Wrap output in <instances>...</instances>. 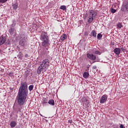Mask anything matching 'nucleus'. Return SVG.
<instances>
[{
    "label": "nucleus",
    "mask_w": 128,
    "mask_h": 128,
    "mask_svg": "<svg viewBox=\"0 0 128 128\" xmlns=\"http://www.w3.org/2000/svg\"><path fill=\"white\" fill-rule=\"evenodd\" d=\"M28 84L24 82L21 84V86L18 90V95H17L16 99L18 104L21 106L24 105L26 100L28 96Z\"/></svg>",
    "instance_id": "obj_1"
},
{
    "label": "nucleus",
    "mask_w": 128,
    "mask_h": 128,
    "mask_svg": "<svg viewBox=\"0 0 128 128\" xmlns=\"http://www.w3.org/2000/svg\"><path fill=\"white\" fill-rule=\"evenodd\" d=\"M40 66L38 68L37 74H40L42 73H44L46 72V68H48L50 66L48 60H44L40 62Z\"/></svg>",
    "instance_id": "obj_2"
},
{
    "label": "nucleus",
    "mask_w": 128,
    "mask_h": 128,
    "mask_svg": "<svg viewBox=\"0 0 128 128\" xmlns=\"http://www.w3.org/2000/svg\"><path fill=\"white\" fill-rule=\"evenodd\" d=\"M41 40L42 41V45L44 48L48 47L50 45L49 43L48 36L45 32H42L41 33Z\"/></svg>",
    "instance_id": "obj_3"
},
{
    "label": "nucleus",
    "mask_w": 128,
    "mask_h": 128,
    "mask_svg": "<svg viewBox=\"0 0 128 128\" xmlns=\"http://www.w3.org/2000/svg\"><path fill=\"white\" fill-rule=\"evenodd\" d=\"M97 16V12L94 10H89V14L88 16V22L92 24L95 17Z\"/></svg>",
    "instance_id": "obj_4"
},
{
    "label": "nucleus",
    "mask_w": 128,
    "mask_h": 128,
    "mask_svg": "<svg viewBox=\"0 0 128 128\" xmlns=\"http://www.w3.org/2000/svg\"><path fill=\"white\" fill-rule=\"evenodd\" d=\"M26 43L25 35L24 34H20L19 36V44L24 47Z\"/></svg>",
    "instance_id": "obj_5"
},
{
    "label": "nucleus",
    "mask_w": 128,
    "mask_h": 128,
    "mask_svg": "<svg viewBox=\"0 0 128 128\" xmlns=\"http://www.w3.org/2000/svg\"><path fill=\"white\" fill-rule=\"evenodd\" d=\"M120 10L122 12H128V2H123Z\"/></svg>",
    "instance_id": "obj_6"
},
{
    "label": "nucleus",
    "mask_w": 128,
    "mask_h": 128,
    "mask_svg": "<svg viewBox=\"0 0 128 128\" xmlns=\"http://www.w3.org/2000/svg\"><path fill=\"white\" fill-rule=\"evenodd\" d=\"M90 106V104L89 100L87 99H86L83 104V108L88 110Z\"/></svg>",
    "instance_id": "obj_7"
},
{
    "label": "nucleus",
    "mask_w": 128,
    "mask_h": 128,
    "mask_svg": "<svg viewBox=\"0 0 128 128\" xmlns=\"http://www.w3.org/2000/svg\"><path fill=\"white\" fill-rule=\"evenodd\" d=\"M107 95L106 94H104L102 95V96L101 97L100 99V104H104L106 102L107 100Z\"/></svg>",
    "instance_id": "obj_8"
},
{
    "label": "nucleus",
    "mask_w": 128,
    "mask_h": 128,
    "mask_svg": "<svg viewBox=\"0 0 128 128\" xmlns=\"http://www.w3.org/2000/svg\"><path fill=\"white\" fill-rule=\"evenodd\" d=\"M87 58L91 60H95L96 58V56L92 54H87Z\"/></svg>",
    "instance_id": "obj_9"
},
{
    "label": "nucleus",
    "mask_w": 128,
    "mask_h": 128,
    "mask_svg": "<svg viewBox=\"0 0 128 128\" xmlns=\"http://www.w3.org/2000/svg\"><path fill=\"white\" fill-rule=\"evenodd\" d=\"M6 40V36H2L0 37V46L3 45L4 44H5Z\"/></svg>",
    "instance_id": "obj_10"
},
{
    "label": "nucleus",
    "mask_w": 128,
    "mask_h": 128,
    "mask_svg": "<svg viewBox=\"0 0 128 128\" xmlns=\"http://www.w3.org/2000/svg\"><path fill=\"white\" fill-rule=\"evenodd\" d=\"M114 52L116 56H119L120 53H121V50L120 48H115L114 49Z\"/></svg>",
    "instance_id": "obj_11"
},
{
    "label": "nucleus",
    "mask_w": 128,
    "mask_h": 128,
    "mask_svg": "<svg viewBox=\"0 0 128 128\" xmlns=\"http://www.w3.org/2000/svg\"><path fill=\"white\" fill-rule=\"evenodd\" d=\"M23 56V54L21 52H19L18 55L17 56V57L18 58V62H20L22 60V58Z\"/></svg>",
    "instance_id": "obj_12"
},
{
    "label": "nucleus",
    "mask_w": 128,
    "mask_h": 128,
    "mask_svg": "<svg viewBox=\"0 0 128 128\" xmlns=\"http://www.w3.org/2000/svg\"><path fill=\"white\" fill-rule=\"evenodd\" d=\"M67 38V35L66 34H63L62 36L60 37V40L64 41Z\"/></svg>",
    "instance_id": "obj_13"
},
{
    "label": "nucleus",
    "mask_w": 128,
    "mask_h": 128,
    "mask_svg": "<svg viewBox=\"0 0 128 128\" xmlns=\"http://www.w3.org/2000/svg\"><path fill=\"white\" fill-rule=\"evenodd\" d=\"M16 124H17L16 122L15 121H12L10 123V126L12 128H14L16 127Z\"/></svg>",
    "instance_id": "obj_14"
},
{
    "label": "nucleus",
    "mask_w": 128,
    "mask_h": 128,
    "mask_svg": "<svg viewBox=\"0 0 128 128\" xmlns=\"http://www.w3.org/2000/svg\"><path fill=\"white\" fill-rule=\"evenodd\" d=\"M90 34L94 37V38H96L97 36V33L94 30H92V33H90Z\"/></svg>",
    "instance_id": "obj_15"
},
{
    "label": "nucleus",
    "mask_w": 128,
    "mask_h": 128,
    "mask_svg": "<svg viewBox=\"0 0 128 128\" xmlns=\"http://www.w3.org/2000/svg\"><path fill=\"white\" fill-rule=\"evenodd\" d=\"M83 77L84 78H88L89 77V73L88 72H84Z\"/></svg>",
    "instance_id": "obj_16"
},
{
    "label": "nucleus",
    "mask_w": 128,
    "mask_h": 128,
    "mask_svg": "<svg viewBox=\"0 0 128 128\" xmlns=\"http://www.w3.org/2000/svg\"><path fill=\"white\" fill-rule=\"evenodd\" d=\"M48 104H49L50 106H54V101L53 99H50L48 102Z\"/></svg>",
    "instance_id": "obj_17"
},
{
    "label": "nucleus",
    "mask_w": 128,
    "mask_h": 128,
    "mask_svg": "<svg viewBox=\"0 0 128 128\" xmlns=\"http://www.w3.org/2000/svg\"><path fill=\"white\" fill-rule=\"evenodd\" d=\"M102 38V34H100V33L98 34V40H100Z\"/></svg>",
    "instance_id": "obj_18"
},
{
    "label": "nucleus",
    "mask_w": 128,
    "mask_h": 128,
    "mask_svg": "<svg viewBox=\"0 0 128 128\" xmlns=\"http://www.w3.org/2000/svg\"><path fill=\"white\" fill-rule=\"evenodd\" d=\"M34 85H30V86L29 87H28L29 91H30V92H31L32 90L33 89H34Z\"/></svg>",
    "instance_id": "obj_19"
},
{
    "label": "nucleus",
    "mask_w": 128,
    "mask_h": 128,
    "mask_svg": "<svg viewBox=\"0 0 128 128\" xmlns=\"http://www.w3.org/2000/svg\"><path fill=\"white\" fill-rule=\"evenodd\" d=\"M60 9L64 10H66V6L62 5V6H60Z\"/></svg>",
    "instance_id": "obj_20"
},
{
    "label": "nucleus",
    "mask_w": 128,
    "mask_h": 128,
    "mask_svg": "<svg viewBox=\"0 0 128 128\" xmlns=\"http://www.w3.org/2000/svg\"><path fill=\"white\" fill-rule=\"evenodd\" d=\"M117 28H121L122 27V26L121 23H118L116 25Z\"/></svg>",
    "instance_id": "obj_21"
},
{
    "label": "nucleus",
    "mask_w": 128,
    "mask_h": 128,
    "mask_svg": "<svg viewBox=\"0 0 128 128\" xmlns=\"http://www.w3.org/2000/svg\"><path fill=\"white\" fill-rule=\"evenodd\" d=\"M12 6H13V8H14V9L16 10V9H17L18 8V4H14L12 5Z\"/></svg>",
    "instance_id": "obj_22"
},
{
    "label": "nucleus",
    "mask_w": 128,
    "mask_h": 128,
    "mask_svg": "<svg viewBox=\"0 0 128 128\" xmlns=\"http://www.w3.org/2000/svg\"><path fill=\"white\" fill-rule=\"evenodd\" d=\"M116 12V10H115L114 8H112L111 9V12H112V14H115Z\"/></svg>",
    "instance_id": "obj_23"
},
{
    "label": "nucleus",
    "mask_w": 128,
    "mask_h": 128,
    "mask_svg": "<svg viewBox=\"0 0 128 128\" xmlns=\"http://www.w3.org/2000/svg\"><path fill=\"white\" fill-rule=\"evenodd\" d=\"M8 75L10 76V77L12 78V77L14 76V73L12 72H10Z\"/></svg>",
    "instance_id": "obj_24"
},
{
    "label": "nucleus",
    "mask_w": 128,
    "mask_h": 128,
    "mask_svg": "<svg viewBox=\"0 0 128 128\" xmlns=\"http://www.w3.org/2000/svg\"><path fill=\"white\" fill-rule=\"evenodd\" d=\"M16 25V21L15 20H13V22L12 24V27H14Z\"/></svg>",
    "instance_id": "obj_25"
},
{
    "label": "nucleus",
    "mask_w": 128,
    "mask_h": 128,
    "mask_svg": "<svg viewBox=\"0 0 128 128\" xmlns=\"http://www.w3.org/2000/svg\"><path fill=\"white\" fill-rule=\"evenodd\" d=\"M44 104H48V99L44 98Z\"/></svg>",
    "instance_id": "obj_26"
},
{
    "label": "nucleus",
    "mask_w": 128,
    "mask_h": 128,
    "mask_svg": "<svg viewBox=\"0 0 128 128\" xmlns=\"http://www.w3.org/2000/svg\"><path fill=\"white\" fill-rule=\"evenodd\" d=\"M6 2H7V0H0V3H4Z\"/></svg>",
    "instance_id": "obj_27"
},
{
    "label": "nucleus",
    "mask_w": 128,
    "mask_h": 128,
    "mask_svg": "<svg viewBox=\"0 0 128 128\" xmlns=\"http://www.w3.org/2000/svg\"><path fill=\"white\" fill-rule=\"evenodd\" d=\"M120 50H122L124 52H125V48H123V47L120 48Z\"/></svg>",
    "instance_id": "obj_28"
},
{
    "label": "nucleus",
    "mask_w": 128,
    "mask_h": 128,
    "mask_svg": "<svg viewBox=\"0 0 128 128\" xmlns=\"http://www.w3.org/2000/svg\"><path fill=\"white\" fill-rule=\"evenodd\" d=\"M94 54H100V51H96V52H94Z\"/></svg>",
    "instance_id": "obj_29"
},
{
    "label": "nucleus",
    "mask_w": 128,
    "mask_h": 128,
    "mask_svg": "<svg viewBox=\"0 0 128 128\" xmlns=\"http://www.w3.org/2000/svg\"><path fill=\"white\" fill-rule=\"evenodd\" d=\"M120 128H124V126L122 124H120Z\"/></svg>",
    "instance_id": "obj_30"
},
{
    "label": "nucleus",
    "mask_w": 128,
    "mask_h": 128,
    "mask_svg": "<svg viewBox=\"0 0 128 128\" xmlns=\"http://www.w3.org/2000/svg\"><path fill=\"white\" fill-rule=\"evenodd\" d=\"M25 58H27L28 57V54H26V55L24 56Z\"/></svg>",
    "instance_id": "obj_31"
},
{
    "label": "nucleus",
    "mask_w": 128,
    "mask_h": 128,
    "mask_svg": "<svg viewBox=\"0 0 128 128\" xmlns=\"http://www.w3.org/2000/svg\"><path fill=\"white\" fill-rule=\"evenodd\" d=\"M92 68H93V69L96 70V69L97 67H96V66H93Z\"/></svg>",
    "instance_id": "obj_32"
},
{
    "label": "nucleus",
    "mask_w": 128,
    "mask_h": 128,
    "mask_svg": "<svg viewBox=\"0 0 128 128\" xmlns=\"http://www.w3.org/2000/svg\"><path fill=\"white\" fill-rule=\"evenodd\" d=\"M44 56H46V52H44Z\"/></svg>",
    "instance_id": "obj_33"
},
{
    "label": "nucleus",
    "mask_w": 128,
    "mask_h": 128,
    "mask_svg": "<svg viewBox=\"0 0 128 128\" xmlns=\"http://www.w3.org/2000/svg\"><path fill=\"white\" fill-rule=\"evenodd\" d=\"M10 44V42H8V43H6V45H8Z\"/></svg>",
    "instance_id": "obj_34"
},
{
    "label": "nucleus",
    "mask_w": 128,
    "mask_h": 128,
    "mask_svg": "<svg viewBox=\"0 0 128 128\" xmlns=\"http://www.w3.org/2000/svg\"><path fill=\"white\" fill-rule=\"evenodd\" d=\"M18 110H19V111H20V110L19 109Z\"/></svg>",
    "instance_id": "obj_35"
},
{
    "label": "nucleus",
    "mask_w": 128,
    "mask_h": 128,
    "mask_svg": "<svg viewBox=\"0 0 128 128\" xmlns=\"http://www.w3.org/2000/svg\"><path fill=\"white\" fill-rule=\"evenodd\" d=\"M88 68H89V66H88Z\"/></svg>",
    "instance_id": "obj_36"
},
{
    "label": "nucleus",
    "mask_w": 128,
    "mask_h": 128,
    "mask_svg": "<svg viewBox=\"0 0 128 128\" xmlns=\"http://www.w3.org/2000/svg\"><path fill=\"white\" fill-rule=\"evenodd\" d=\"M126 2H128V1H126Z\"/></svg>",
    "instance_id": "obj_37"
}]
</instances>
